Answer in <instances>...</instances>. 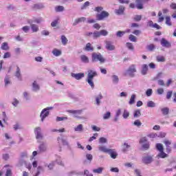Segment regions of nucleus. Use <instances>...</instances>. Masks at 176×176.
Segmentation results:
<instances>
[{"label": "nucleus", "mask_w": 176, "mask_h": 176, "mask_svg": "<svg viewBox=\"0 0 176 176\" xmlns=\"http://www.w3.org/2000/svg\"><path fill=\"white\" fill-rule=\"evenodd\" d=\"M141 19H142V16H141V15H135L133 17V20L135 21H141Z\"/></svg>", "instance_id": "obj_48"}, {"label": "nucleus", "mask_w": 176, "mask_h": 176, "mask_svg": "<svg viewBox=\"0 0 176 176\" xmlns=\"http://www.w3.org/2000/svg\"><path fill=\"white\" fill-rule=\"evenodd\" d=\"M156 60L158 63H164V61H166V58H164L163 56H157L156 57Z\"/></svg>", "instance_id": "obj_25"}, {"label": "nucleus", "mask_w": 176, "mask_h": 176, "mask_svg": "<svg viewBox=\"0 0 176 176\" xmlns=\"http://www.w3.org/2000/svg\"><path fill=\"white\" fill-rule=\"evenodd\" d=\"M75 131H82L83 130V125L79 124L75 129Z\"/></svg>", "instance_id": "obj_45"}, {"label": "nucleus", "mask_w": 176, "mask_h": 176, "mask_svg": "<svg viewBox=\"0 0 176 176\" xmlns=\"http://www.w3.org/2000/svg\"><path fill=\"white\" fill-rule=\"evenodd\" d=\"M156 149L160 152L157 155V157L160 159H166V157H168V155L164 153V148L163 147V144L162 143L156 144Z\"/></svg>", "instance_id": "obj_4"}, {"label": "nucleus", "mask_w": 176, "mask_h": 176, "mask_svg": "<svg viewBox=\"0 0 176 176\" xmlns=\"http://www.w3.org/2000/svg\"><path fill=\"white\" fill-rule=\"evenodd\" d=\"M98 149L100 152H103L104 153H108V152H109V148H107L105 146H100L98 147Z\"/></svg>", "instance_id": "obj_21"}, {"label": "nucleus", "mask_w": 176, "mask_h": 176, "mask_svg": "<svg viewBox=\"0 0 176 176\" xmlns=\"http://www.w3.org/2000/svg\"><path fill=\"white\" fill-rule=\"evenodd\" d=\"M93 36H94V38H100V36H101L100 32H94Z\"/></svg>", "instance_id": "obj_55"}, {"label": "nucleus", "mask_w": 176, "mask_h": 176, "mask_svg": "<svg viewBox=\"0 0 176 176\" xmlns=\"http://www.w3.org/2000/svg\"><path fill=\"white\" fill-rule=\"evenodd\" d=\"M98 137V133H94V136L91 137L89 140V142H91V141H94Z\"/></svg>", "instance_id": "obj_52"}, {"label": "nucleus", "mask_w": 176, "mask_h": 176, "mask_svg": "<svg viewBox=\"0 0 176 176\" xmlns=\"http://www.w3.org/2000/svg\"><path fill=\"white\" fill-rule=\"evenodd\" d=\"M129 148H130V145L127 144V143H124V148H123L124 152H126V151H127V149H129Z\"/></svg>", "instance_id": "obj_62"}, {"label": "nucleus", "mask_w": 176, "mask_h": 176, "mask_svg": "<svg viewBox=\"0 0 176 176\" xmlns=\"http://www.w3.org/2000/svg\"><path fill=\"white\" fill-rule=\"evenodd\" d=\"M61 41H62L63 45H67V43H68V39L64 35L61 36Z\"/></svg>", "instance_id": "obj_33"}, {"label": "nucleus", "mask_w": 176, "mask_h": 176, "mask_svg": "<svg viewBox=\"0 0 176 176\" xmlns=\"http://www.w3.org/2000/svg\"><path fill=\"white\" fill-rule=\"evenodd\" d=\"M10 52H6L3 55V58H10Z\"/></svg>", "instance_id": "obj_63"}, {"label": "nucleus", "mask_w": 176, "mask_h": 176, "mask_svg": "<svg viewBox=\"0 0 176 176\" xmlns=\"http://www.w3.org/2000/svg\"><path fill=\"white\" fill-rule=\"evenodd\" d=\"M135 4L131 3L129 8H131V9H135L136 8L138 10L144 9V0H135Z\"/></svg>", "instance_id": "obj_5"}, {"label": "nucleus", "mask_w": 176, "mask_h": 176, "mask_svg": "<svg viewBox=\"0 0 176 176\" xmlns=\"http://www.w3.org/2000/svg\"><path fill=\"white\" fill-rule=\"evenodd\" d=\"M100 100H102V95L99 94L96 98L97 105H100Z\"/></svg>", "instance_id": "obj_44"}, {"label": "nucleus", "mask_w": 176, "mask_h": 176, "mask_svg": "<svg viewBox=\"0 0 176 176\" xmlns=\"http://www.w3.org/2000/svg\"><path fill=\"white\" fill-rule=\"evenodd\" d=\"M149 146H150L149 142H147V143H146V144H144L142 145V148H143L144 149H145L146 151L148 150V148H149Z\"/></svg>", "instance_id": "obj_61"}, {"label": "nucleus", "mask_w": 176, "mask_h": 176, "mask_svg": "<svg viewBox=\"0 0 176 176\" xmlns=\"http://www.w3.org/2000/svg\"><path fill=\"white\" fill-rule=\"evenodd\" d=\"M135 72H137V67L135 65H131L126 70V74H128L131 78H134V76H135Z\"/></svg>", "instance_id": "obj_6"}, {"label": "nucleus", "mask_w": 176, "mask_h": 176, "mask_svg": "<svg viewBox=\"0 0 176 176\" xmlns=\"http://www.w3.org/2000/svg\"><path fill=\"white\" fill-rule=\"evenodd\" d=\"M129 41L131 42H137V37L133 34H130L129 37Z\"/></svg>", "instance_id": "obj_41"}, {"label": "nucleus", "mask_w": 176, "mask_h": 176, "mask_svg": "<svg viewBox=\"0 0 176 176\" xmlns=\"http://www.w3.org/2000/svg\"><path fill=\"white\" fill-rule=\"evenodd\" d=\"M91 60L93 63H97V61H99L101 64L105 63V58L102 56L101 53L93 52L91 54Z\"/></svg>", "instance_id": "obj_3"}, {"label": "nucleus", "mask_w": 176, "mask_h": 176, "mask_svg": "<svg viewBox=\"0 0 176 176\" xmlns=\"http://www.w3.org/2000/svg\"><path fill=\"white\" fill-rule=\"evenodd\" d=\"M86 158L89 161L91 162L93 160V155L91 154H87Z\"/></svg>", "instance_id": "obj_58"}, {"label": "nucleus", "mask_w": 176, "mask_h": 176, "mask_svg": "<svg viewBox=\"0 0 176 176\" xmlns=\"http://www.w3.org/2000/svg\"><path fill=\"white\" fill-rule=\"evenodd\" d=\"M152 93H153L152 89H148L146 91V94L147 97H151V96H152Z\"/></svg>", "instance_id": "obj_56"}, {"label": "nucleus", "mask_w": 176, "mask_h": 176, "mask_svg": "<svg viewBox=\"0 0 176 176\" xmlns=\"http://www.w3.org/2000/svg\"><path fill=\"white\" fill-rule=\"evenodd\" d=\"M111 118V112L107 111L105 114L103 116V119L104 120H107V119H109Z\"/></svg>", "instance_id": "obj_42"}, {"label": "nucleus", "mask_w": 176, "mask_h": 176, "mask_svg": "<svg viewBox=\"0 0 176 176\" xmlns=\"http://www.w3.org/2000/svg\"><path fill=\"white\" fill-rule=\"evenodd\" d=\"M116 14H123L124 13V7L123 6H120L119 9L115 10Z\"/></svg>", "instance_id": "obj_16"}, {"label": "nucleus", "mask_w": 176, "mask_h": 176, "mask_svg": "<svg viewBox=\"0 0 176 176\" xmlns=\"http://www.w3.org/2000/svg\"><path fill=\"white\" fill-rule=\"evenodd\" d=\"M49 109H53V107H47L43 109V111H41L40 116L41 118L42 122L45 120V118H47V116H49Z\"/></svg>", "instance_id": "obj_7"}, {"label": "nucleus", "mask_w": 176, "mask_h": 176, "mask_svg": "<svg viewBox=\"0 0 176 176\" xmlns=\"http://www.w3.org/2000/svg\"><path fill=\"white\" fill-rule=\"evenodd\" d=\"M58 19H56V20H54V21H52L51 23V25L52 27H56L57 24H58Z\"/></svg>", "instance_id": "obj_53"}, {"label": "nucleus", "mask_w": 176, "mask_h": 176, "mask_svg": "<svg viewBox=\"0 0 176 176\" xmlns=\"http://www.w3.org/2000/svg\"><path fill=\"white\" fill-rule=\"evenodd\" d=\"M147 107L148 108H155V107H156V104L153 101L150 100L147 102Z\"/></svg>", "instance_id": "obj_30"}, {"label": "nucleus", "mask_w": 176, "mask_h": 176, "mask_svg": "<svg viewBox=\"0 0 176 176\" xmlns=\"http://www.w3.org/2000/svg\"><path fill=\"white\" fill-rule=\"evenodd\" d=\"M84 50H85L86 52H93L94 50V47L91 46V43H88L85 47Z\"/></svg>", "instance_id": "obj_15"}, {"label": "nucleus", "mask_w": 176, "mask_h": 176, "mask_svg": "<svg viewBox=\"0 0 176 176\" xmlns=\"http://www.w3.org/2000/svg\"><path fill=\"white\" fill-rule=\"evenodd\" d=\"M147 72H148V65L144 64L142 66V74L146 75Z\"/></svg>", "instance_id": "obj_19"}, {"label": "nucleus", "mask_w": 176, "mask_h": 176, "mask_svg": "<svg viewBox=\"0 0 176 176\" xmlns=\"http://www.w3.org/2000/svg\"><path fill=\"white\" fill-rule=\"evenodd\" d=\"M147 49L149 52H153L154 49H156V47L153 44H150L147 45Z\"/></svg>", "instance_id": "obj_39"}, {"label": "nucleus", "mask_w": 176, "mask_h": 176, "mask_svg": "<svg viewBox=\"0 0 176 176\" xmlns=\"http://www.w3.org/2000/svg\"><path fill=\"white\" fill-rule=\"evenodd\" d=\"M38 149H39L40 152H45L46 151V149H47L46 145H45L43 143H42L38 146Z\"/></svg>", "instance_id": "obj_31"}, {"label": "nucleus", "mask_w": 176, "mask_h": 176, "mask_svg": "<svg viewBox=\"0 0 176 176\" xmlns=\"http://www.w3.org/2000/svg\"><path fill=\"white\" fill-rule=\"evenodd\" d=\"M140 116H141V111L140 109L135 110L133 113V117L140 118Z\"/></svg>", "instance_id": "obj_29"}, {"label": "nucleus", "mask_w": 176, "mask_h": 176, "mask_svg": "<svg viewBox=\"0 0 176 176\" xmlns=\"http://www.w3.org/2000/svg\"><path fill=\"white\" fill-rule=\"evenodd\" d=\"M164 144H165L166 146H170V145H171V141H170L168 140H165L164 141Z\"/></svg>", "instance_id": "obj_59"}, {"label": "nucleus", "mask_w": 176, "mask_h": 176, "mask_svg": "<svg viewBox=\"0 0 176 176\" xmlns=\"http://www.w3.org/2000/svg\"><path fill=\"white\" fill-rule=\"evenodd\" d=\"M56 12H63L64 10V7L62 6H58L56 7Z\"/></svg>", "instance_id": "obj_49"}, {"label": "nucleus", "mask_w": 176, "mask_h": 176, "mask_svg": "<svg viewBox=\"0 0 176 176\" xmlns=\"http://www.w3.org/2000/svg\"><path fill=\"white\" fill-rule=\"evenodd\" d=\"M158 23H162V21H164L163 13L161 11L158 12Z\"/></svg>", "instance_id": "obj_27"}, {"label": "nucleus", "mask_w": 176, "mask_h": 176, "mask_svg": "<svg viewBox=\"0 0 176 176\" xmlns=\"http://www.w3.org/2000/svg\"><path fill=\"white\" fill-rule=\"evenodd\" d=\"M99 142H100V144H106L107 138H100Z\"/></svg>", "instance_id": "obj_57"}, {"label": "nucleus", "mask_w": 176, "mask_h": 176, "mask_svg": "<svg viewBox=\"0 0 176 176\" xmlns=\"http://www.w3.org/2000/svg\"><path fill=\"white\" fill-rule=\"evenodd\" d=\"M34 133H35L36 140H42L43 138V135H42V132L41 131V127L35 128Z\"/></svg>", "instance_id": "obj_8"}, {"label": "nucleus", "mask_w": 176, "mask_h": 176, "mask_svg": "<svg viewBox=\"0 0 176 176\" xmlns=\"http://www.w3.org/2000/svg\"><path fill=\"white\" fill-rule=\"evenodd\" d=\"M107 153L110 155L111 159H116V157H118V153H116L115 149L109 148V152Z\"/></svg>", "instance_id": "obj_11"}, {"label": "nucleus", "mask_w": 176, "mask_h": 176, "mask_svg": "<svg viewBox=\"0 0 176 176\" xmlns=\"http://www.w3.org/2000/svg\"><path fill=\"white\" fill-rule=\"evenodd\" d=\"M134 126H137V127H140L142 124L140 120H137L133 122Z\"/></svg>", "instance_id": "obj_50"}, {"label": "nucleus", "mask_w": 176, "mask_h": 176, "mask_svg": "<svg viewBox=\"0 0 176 176\" xmlns=\"http://www.w3.org/2000/svg\"><path fill=\"white\" fill-rule=\"evenodd\" d=\"M15 76L18 78L20 80H21V73L20 71V67L19 66L16 67V71L15 72Z\"/></svg>", "instance_id": "obj_20"}, {"label": "nucleus", "mask_w": 176, "mask_h": 176, "mask_svg": "<svg viewBox=\"0 0 176 176\" xmlns=\"http://www.w3.org/2000/svg\"><path fill=\"white\" fill-rule=\"evenodd\" d=\"M162 112L163 115H168V113L170 112V109H168V107H164L162 109Z\"/></svg>", "instance_id": "obj_36"}, {"label": "nucleus", "mask_w": 176, "mask_h": 176, "mask_svg": "<svg viewBox=\"0 0 176 176\" xmlns=\"http://www.w3.org/2000/svg\"><path fill=\"white\" fill-rule=\"evenodd\" d=\"M88 6H90V2L86 1L84 4L81 6V10H85Z\"/></svg>", "instance_id": "obj_38"}, {"label": "nucleus", "mask_w": 176, "mask_h": 176, "mask_svg": "<svg viewBox=\"0 0 176 176\" xmlns=\"http://www.w3.org/2000/svg\"><path fill=\"white\" fill-rule=\"evenodd\" d=\"M173 96V91H168L166 94V98L167 100H170Z\"/></svg>", "instance_id": "obj_54"}, {"label": "nucleus", "mask_w": 176, "mask_h": 176, "mask_svg": "<svg viewBox=\"0 0 176 176\" xmlns=\"http://www.w3.org/2000/svg\"><path fill=\"white\" fill-rule=\"evenodd\" d=\"M106 43V49H107V50H115V45H113L112 44V42L111 41H105Z\"/></svg>", "instance_id": "obj_12"}, {"label": "nucleus", "mask_w": 176, "mask_h": 176, "mask_svg": "<svg viewBox=\"0 0 176 176\" xmlns=\"http://www.w3.org/2000/svg\"><path fill=\"white\" fill-rule=\"evenodd\" d=\"M72 78L76 79V80H80L82 78H85V73L72 74Z\"/></svg>", "instance_id": "obj_10"}, {"label": "nucleus", "mask_w": 176, "mask_h": 176, "mask_svg": "<svg viewBox=\"0 0 176 176\" xmlns=\"http://www.w3.org/2000/svg\"><path fill=\"white\" fill-rule=\"evenodd\" d=\"M32 86H33V90H34V91L39 90V85L36 83V81H34L33 82Z\"/></svg>", "instance_id": "obj_37"}, {"label": "nucleus", "mask_w": 176, "mask_h": 176, "mask_svg": "<svg viewBox=\"0 0 176 176\" xmlns=\"http://www.w3.org/2000/svg\"><path fill=\"white\" fill-rule=\"evenodd\" d=\"M124 34H126V32L124 31H118L117 32L116 35L118 38H122Z\"/></svg>", "instance_id": "obj_43"}, {"label": "nucleus", "mask_w": 176, "mask_h": 176, "mask_svg": "<svg viewBox=\"0 0 176 176\" xmlns=\"http://www.w3.org/2000/svg\"><path fill=\"white\" fill-rule=\"evenodd\" d=\"M67 112L74 115L75 118H78L77 115H80L82 113V110H67Z\"/></svg>", "instance_id": "obj_14"}, {"label": "nucleus", "mask_w": 176, "mask_h": 176, "mask_svg": "<svg viewBox=\"0 0 176 176\" xmlns=\"http://www.w3.org/2000/svg\"><path fill=\"white\" fill-rule=\"evenodd\" d=\"M31 28H32L33 32H38V31H39V28L38 27V25H36L35 24H32Z\"/></svg>", "instance_id": "obj_32"}, {"label": "nucleus", "mask_w": 176, "mask_h": 176, "mask_svg": "<svg viewBox=\"0 0 176 176\" xmlns=\"http://www.w3.org/2000/svg\"><path fill=\"white\" fill-rule=\"evenodd\" d=\"M12 170L8 169L6 173V176H12Z\"/></svg>", "instance_id": "obj_64"}, {"label": "nucleus", "mask_w": 176, "mask_h": 176, "mask_svg": "<svg viewBox=\"0 0 176 176\" xmlns=\"http://www.w3.org/2000/svg\"><path fill=\"white\" fill-rule=\"evenodd\" d=\"M4 82H5V86H8V85H10V80L8 77H6L4 79Z\"/></svg>", "instance_id": "obj_60"}, {"label": "nucleus", "mask_w": 176, "mask_h": 176, "mask_svg": "<svg viewBox=\"0 0 176 176\" xmlns=\"http://www.w3.org/2000/svg\"><path fill=\"white\" fill-rule=\"evenodd\" d=\"M126 47L128 49H129V50H134V46L131 43H126Z\"/></svg>", "instance_id": "obj_51"}, {"label": "nucleus", "mask_w": 176, "mask_h": 176, "mask_svg": "<svg viewBox=\"0 0 176 176\" xmlns=\"http://www.w3.org/2000/svg\"><path fill=\"white\" fill-rule=\"evenodd\" d=\"M85 21H86V17L85 16L78 18L74 20V23H73V25H76L77 24H79V23H85Z\"/></svg>", "instance_id": "obj_13"}, {"label": "nucleus", "mask_w": 176, "mask_h": 176, "mask_svg": "<svg viewBox=\"0 0 176 176\" xmlns=\"http://www.w3.org/2000/svg\"><path fill=\"white\" fill-rule=\"evenodd\" d=\"M68 117H57L56 118V122H61L63 120H67Z\"/></svg>", "instance_id": "obj_47"}, {"label": "nucleus", "mask_w": 176, "mask_h": 176, "mask_svg": "<svg viewBox=\"0 0 176 176\" xmlns=\"http://www.w3.org/2000/svg\"><path fill=\"white\" fill-rule=\"evenodd\" d=\"M80 60L82 63H85V64L89 63V57H87L86 55H81Z\"/></svg>", "instance_id": "obj_24"}, {"label": "nucleus", "mask_w": 176, "mask_h": 176, "mask_svg": "<svg viewBox=\"0 0 176 176\" xmlns=\"http://www.w3.org/2000/svg\"><path fill=\"white\" fill-rule=\"evenodd\" d=\"M87 82L91 86V89H94V82H93V79H94V77L97 76V72L89 69L87 71Z\"/></svg>", "instance_id": "obj_2"}, {"label": "nucleus", "mask_w": 176, "mask_h": 176, "mask_svg": "<svg viewBox=\"0 0 176 176\" xmlns=\"http://www.w3.org/2000/svg\"><path fill=\"white\" fill-rule=\"evenodd\" d=\"M94 12H98V14H96V20L98 21H102L109 17V12L104 10V8L102 6L96 7L94 8ZM100 12H101L100 13Z\"/></svg>", "instance_id": "obj_1"}, {"label": "nucleus", "mask_w": 176, "mask_h": 176, "mask_svg": "<svg viewBox=\"0 0 176 176\" xmlns=\"http://www.w3.org/2000/svg\"><path fill=\"white\" fill-rule=\"evenodd\" d=\"M57 141L58 142V143H60V142L63 144V145H68V142H67V140L64 139H61L60 138H58Z\"/></svg>", "instance_id": "obj_35"}, {"label": "nucleus", "mask_w": 176, "mask_h": 176, "mask_svg": "<svg viewBox=\"0 0 176 176\" xmlns=\"http://www.w3.org/2000/svg\"><path fill=\"white\" fill-rule=\"evenodd\" d=\"M129 116H130V113L127 110L124 109L122 114V118H124V119H127Z\"/></svg>", "instance_id": "obj_34"}, {"label": "nucleus", "mask_w": 176, "mask_h": 176, "mask_svg": "<svg viewBox=\"0 0 176 176\" xmlns=\"http://www.w3.org/2000/svg\"><path fill=\"white\" fill-rule=\"evenodd\" d=\"M100 36H107V35H108V31L105 30H102L100 31Z\"/></svg>", "instance_id": "obj_46"}, {"label": "nucleus", "mask_w": 176, "mask_h": 176, "mask_svg": "<svg viewBox=\"0 0 176 176\" xmlns=\"http://www.w3.org/2000/svg\"><path fill=\"white\" fill-rule=\"evenodd\" d=\"M165 23L166 24V25H168V27H171V25H173V22H171V18L168 16H166L165 17Z\"/></svg>", "instance_id": "obj_17"}, {"label": "nucleus", "mask_w": 176, "mask_h": 176, "mask_svg": "<svg viewBox=\"0 0 176 176\" xmlns=\"http://www.w3.org/2000/svg\"><path fill=\"white\" fill-rule=\"evenodd\" d=\"M103 170H104V168L99 167L96 169H94L93 173H94L95 174H101Z\"/></svg>", "instance_id": "obj_26"}, {"label": "nucleus", "mask_w": 176, "mask_h": 176, "mask_svg": "<svg viewBox=\"0 0 176 176\" xmlns=\"http://www.w3.org/2000/svg\"><path fill=\"white\" fill-rule=\"evenodd\" d=\"M1 50H9L10 47H9V45L8 44V43L4 42L1 44Z\"/></svg>", "instance_id": "obj_23"}, {"label": "nucleus", "mask_w": 176, "mask_h": 176, "mask_svg": "<svg viewBox=\"0 0 176 176\" xmlns=\"http://www.w3.org/2000/svg\"><path fill=\"white\" fill-rule=\"evenodd\" d=\"M160 43L163 47H171V43H170L168 41H167L166 38H162L160 41Z\"/></svg>", "instance_id": "obj_9"}, {"label": "nucleus", "mask_w": 176, "mask_h": 176, "mask_svg": "<svg viewBox=\"0 0 176 176\" xmlns=\"http://www.w3.org/2000/svg\"><path fill=\"white\" fill-rule=\"evenodd\" d=\"M142 160L145 164H149V163H152V157H144Z\"/></svg>", "instance_id": "obj_18"}, {"label": "nucleus", "mask_w": 176, "mask_h": 176, "mask_svg": "<svg viewBox=\"0 0 176 176\" xmlns=\"http://www.w3.org/2000/svg\"><path fill=\"white\" fill-rule=\"evenodd\" d=\"M52 54L56 57H58V56H61V50L55 48L52 50Z\"/></svg>", "instance_id": "obj_22"}, {"label": "nucleus", "mask_w": 176, "mask_h": 176, "mask_svg": "<svg viewBox=\"0 0 176 176\" xmlns=\"http://www.w3.org/2000/svg\"><path fill=\"white\" fill-rule=\"evenodd\" d=\"M112 79H113V83H119V77L118 76L113 75Z\"/></svg>", "instance_id": "obj_40"}, {"label": "nucleus", "mask_w": 176, "mask_h": 176, "mask_svg": "<svg viewBox=\"0 0 176 176\" xmlns=\"http://www.w3.org/2000/svg\"><path fill=\"white\" fill-rule=\"evenodd\" d=\"M135 102V94H133L131 96L129 104V105H133Z\"/></svg>", "instance_id": "obj_28"}]
</instances>
